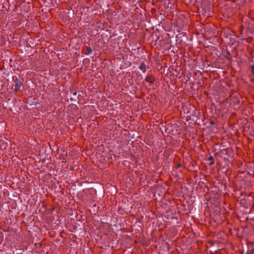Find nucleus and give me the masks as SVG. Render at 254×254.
Masks as SVG:
<instances>
[{
	"instance_id": "obj_1",
	"label": "nucleus",
	"mask_w": 254,
	"mask_h": 254,
	"mask_svg": "<svg viewBox=\"0 0 254 254\" xmlns=\"http://www.w3.org/2000/svg\"><path fill=\"white\" fill-rule=\"evenodd\" d=\"M12 78L14 82V91L15 92H17L18 90H20L22 85V82L16 76H13Z\"/></svg>"
},
{
	"instance_id": "obj_2",
	"label": "nucleus",
	"mask_w": 254,
	"mask_h": 254,
	"mask_svg": "<svg viewBox=\"0 0 254 254\" xmlns=\"http://www.w3.org/2000/svg\"><path fill=\"white\" fill-rule=\"evenodd\" d=\"M154 80H155L154 78L151 76H147L145 78V80L146 82L150 83V84H153L154 81Z\"/></svg>"
},
{
	"instance_id": "obj_3",
	"label": "nucleus",
	"mask_w": 254,
	"mask_h": 254,
	"mask_svg": "<svg viewBox=\"0 0 254 254\" xmlns=\"http://www.w3.org/2000/svg\"><path fill=\"white\" fill-rule=\"evenodd\" d=\"M139 68L142 72L145 73L146 72V65L144 63H141L140 64Z\"/></svg>"
},
{
	"instance_id": "obj_4",
	"label": "nucleus",
	"mask_w": 254,
	"mask_h": 254,
	"mask_svg": "<svg viewBox=\"0 0 254 254\" xmlns=\"http://www.w3.org/2000/svg\"><path fill=\"white\" fill-rule=\"evenodd\" d=\"M208 160L209 161H211V162H210V165H212L214 164L213 156H209Z\"/></svg>"
},
{
	"instance_id": "obj_5",
	"label": "nucleus",
	"mask_w": 254,
	"mask_h": 254,
	"mask_svg": "<svg viewBox=\"0 0 254 254\" xmlns=\"http://www.w3.org/2000/svg\"><path fill=\"white\" fill-rule=\"evenodd\" d=\"M92 52V50L91 49V48L90 47L88 48L87 55H90V54H91Z\"/></svg>"
},
{
	"instance_id": "obj_6",
	"label": "nucleus",
	"mask_w": 254,
	"mask_h": 254,
	"mask_svg": "<svg viewBox=\"0 0 254 254\" xmlns=\"http://www.w3.org/2000/svg\"><path fill=\"white\" fill-rule=\"evenodd\" d=\"M251 70L253 74H254V66H252L251 67Z\"/></svg>"
},
{
	"instance_id": "obj_7",
	"label": "nucleus",
	"mask_w": 254,
	"mask_h": 254,
	"mask_svg": "<svg viewBox=\"0 0 254 254\" xmlns=\"http://www.w3.org/2000/svg\"><path fill=\"white\" fill-rule=\"evenodd\" d=\"M251 254H254V249H253L251 252Z\"/></svg>"
},
{
	"instance_id": "obj_8",
	"label": "nucleus",
	"mask_w": 254,
	"mask_h": 254,
	"mask_svg": "<svg viewBox=\"0 0 254 254\" xmlns=\"http://www.w3.org/2000/svg\"><path fill=\"white\" fill-rule=\"evenodd\" d=\"M70 100H71V101H76V99H74L73 97H71V98H70Z\"/></svg>"
},
{
	"instance_id": "obj_9",
	"label": "nucleus",
	"mask_w": 254,
	"mask_h": 254,
	"mask_svg": "<svg viewBox=\"0 0 254 254\" xmlns=\"http://www.w3.org/2000/svg\"><path fill=\"white\" fill-rule=\"evenodd\" d=\"M72 94H73V96H76V94H77V93H76V92H74L72 93Z\"/></svg>"
}]
</instances>
